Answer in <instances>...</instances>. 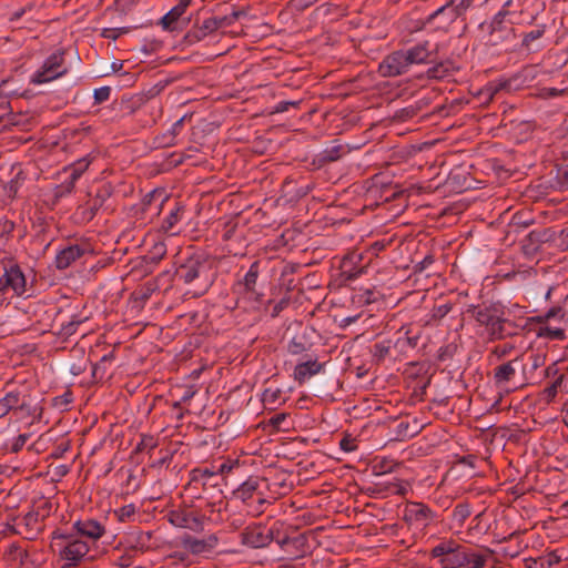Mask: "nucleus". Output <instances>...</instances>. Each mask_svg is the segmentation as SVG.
I'll return each instance as SVG.
<instances>
[{"label": "nucleus", "mask_w": 568, "mask_h": 568, "mask_svg": "<svg viewBox=\"0 0 568 568\" xmlns=\"http://www.w3.org/2000/svg\"><path fill=\"white\" fill-rule=\"evenodd\" d=\"M495 551L489 547H469L453 538H443L433 547L429 556L442 568H486Z\"/></svg>", "instance_id": "nucleus-1"}, {"label": "nucleus", "mask_w": 568, "mask_h": 568, "mask_svg": "<svg viewBox=\"0 0 568 568\" xmlns=\"http://www.w3.org/2000/svg\"><path fill=\"white\" fill-rule=\"evenodd\" d=\"M466 314L485 328L490 342L516 336L520 329L515 321L506 317L505 306L499 302L471 304L467 307Z\"/></svg>", "instance_id": "nucleus-2"}, {"label": "nucleus", "mask_w": 568, "mask_h": 568, "mask_svg": "<svg viewBox=\"0 0 568 568\" xmlns=\"http://www.w3.org/2000/svg\"><path fill=\"white\" fill-rule=\"evenodd\" d=\"M266 490H271L267 478L250 476L233 491V496L247 507H252L256 515H261L264 513L265 506L276 499V496L267 495Z\"/></svg>", "instance_id": "nucleus-3"}, {"label": "nucleus", "mask_w": 568, "mask_h": 568, "mask_svg": "<svg viewBox=\"0 0 568 568\" xmlns=\"http://www.w3.org/2000/svg\"><path fill=\"white\" fill-rule=\"evenodd\" d=\"M281 528L282 520L271 516L251 523L240 532L241 544L251 549L266 548L273 541L276 542Z\"/></svg>", "instance_id": "nucleus-4"}, {"label": "nucleus", "mask_w": 568, "mask_h": 568, "mask_svg": "<svg viewBox=\"0 0 568 568\" xmlns=\"http://www.w3.org/2000/svg\"><path fill=\"white\" fill-rule=\"evenodd\" d=\"M510 1H507L503 9L498 11L489 22L480 23V30L485 31V43L489 47H506L511 44L516 39L514 23L507 19L509 16Z\"/></svg>", "instance_id": "nucleus-5"}, {"label": "nucleus", "mask_w": 568, "mask_h": 568, "mask_svg": "<svg viewBox=\"0 0 568 568\" xmlns=\"http://www.w3.org/2000/svg\"><path fill=\"white\" fill-rule=\"evenodd\" d=\"M210 271L209 262L201 255H195L182 263L175 274L176 277L185 284L196 282V290L190 293L193 297H200L203 296L212 285Z\"/></svg>", "instance_id": "nucleus-6"}, {"label": "nucleus", "mask_w": 568, "mask_h": 568, "mask_svg": "<svg viewBox=\"0 0 568 568\" xmlns=\"http://www.w3.org/2000/svg\"><path fill=\"white\" fill-rule=\"evenodd\" d=\"M266 262L255 260L243 275L235 282L240 298L252 304L253 310H260L265 303V294L258 288V278L265 270Z\"/></svg>", "instance_id": "nucleus-7"}, {"label": "nucleus", "mask_w": 568, "mask_h": 568, "mask_svg": "<svg viewBox=\"0 0 568 568\" xmlns=\"http://www.w3.org/2000/svg\"><path fill=\"white\" fill-rule=\"evenodd\" d=\"M276 544L293 558L304 557L310 550L308 535L306 532H291L284 521H282Z\"/></svg>", "instance_id": "nucleus-8"}, {"label": "nucleus", "mask_w": 568, "mask_h": 568, "mask_svg": "<svg viewBox=\"0 0 568 568\" xmlns=\"http://www.w3.org/2000/svg\"><path fill=\"white\" fill-rule=\"evenodd\" d=\"M222 241L226 252L233 256H244L247 247L246 232L239 226V222L230 220L224 223Z\"/></svg>", "instance_id": "nucleus-9"}, {"label": "nucleus", "mask_w": 568, "mask_h": 568, "mask_svg": "<svg viewBox=\"0 0 568 568\" xmlns=\"http://www.w3.org/2000/svg\"><path fill=\"white\" fill-rule=\"evenodd\" d=\"M94 255L93 246L88 241H78L62 248L55 256V267L65 270L78 260L92 257Z\"/></svg>", "instance_id": "nucleus-10"}, {"label": "nucleus", "mask_w": 568, "mask_h": 568, "mask_svg": "<svg viewBox=\"0 0 568 568\" xmlns=\"http://www.w3.org/2000/svg\"><path fill=\"white\" fill-rule=\"evenodd\" d=\"M63 51H58L49 55L42 68L32 75L31 83L42 84L64 75L67 69L63 67Z\"/></svg>", "instance_id": "nucleus-11"}, {"label": "nucleus", "mask_w": 568, "mask_h": 568, "mask_svg": "<svg viewBox=\"0 0 568 568\" xmlns=\"http://www.w3.org/2000/svg\"><path fill=\"white\" fill-rule=\"evenodd\" d=\"M524 369L523 359L516 357L503 363L494 368V382L499 387H506L513 384L515 388L524 385L523 381H517L518 371Z\"/></svg>", "instance_id": "nucleus-12"}, {"label": "nucleus", "mask_w": 568, "mask_h": 568, "mask_svg": "<svg viewBox=\"0 0 568 568\" xmlns=\"http://www.w3.org/2000/svg\"><path fill=\"white\" fill-rule=\"evenodd\" d=\"M409 64L404 50L387 54L378 65V73L384 78H394L408 72Z\"/></svg>", "instance_id": "nucleus-13"}, {"label": "nucleus", "mask_w": 568, "mask_h": 568, "mask_svg": "<svg viewBox=\"0 0 568 568\" xmlns=\"http://www.w3.org/2000/svg\"><path fill=\"white\" fill-rule=\"evenodd\" d=\"M57 538L67 540L65 546L60 551V556L63 560L68 561V565L70 566L78 565V562L89 552V546L84 540L53 532V539Z\"/></svg>", "instance_id": "nucleus-14"}, {"label": "nucleus", "mask_w": 568, "mask_h": 568, "mask_svg": "<svg viewBox=\"0 0 568 568\" xmlns=\"http://www.w3.org/2000/svg\"><path fill=\"white\" fill-rule=\"evenodd\" d=\"M26 276L17 264L4 268V273L0 276V293L4 294L9 290L17 296L26 293Z\"/></svg>", "instance_id": "nucleus-15"}, {"label": "nucleus", "mask_w": 568, "mask_h": 568, "mask_svg": "<svg viewBox=\"0 0 568 568\" xmlns=\"http://www.w3.org/2000/svg\"><path fill=\"white\" fill-rule=\"evenodd\" d=\"M181 546L192 555H205L212 552L219 545L216 534H210L203 538H196L192 535L184 534L181 538Z\"/></svg>", "instance_id": "nucleus-16"}, {"label": "nucleus", "mask_w": 568, "mask_h": 568, "mask_svg": "<svg viewBox=\"0 0 568 568\" xmlns=\"http://www.w3.org/2000/svg\"><path fill=\"white\" fill-rule=\"evenodd\" d=\"M436 514L425 504L408 501L406 504L403 520L408 525H422L427 527L434 521Z\"/></svg>", "instance_id": "nucleus-17"}, {"label": "nucleus", "mask_w": 568, "mask_h": 568, "mask_svg": "<svg viewBox=\"0 0 568 568\" xmlns=\"http://www.w3.org/2000/svg\"><path fill=\"white\" fill-rule=\"evenodd\" d=\"M363 254L356 251L348 252L341 261V277L351 282L367 272V266L362 264Z\"/></svg>", "instance_id": "nucleus-18"}, {"label": "nucleus", "mask_w": 568, "mask_h": 568, "mask_svg": "<svg viewBox=\"0 0 568 568\" xmlns=\"http://www.w3.org/2000/svg\"><path fill=\"white\" fill-rule=\"evenodd\" d=\"M471 2L473 0H462L457 6H454L453 1H450L442 6L423 21L422 28L434 24L439 16H446L447 23L455 22L470 7Z\"/></svg>", "instance_id": "nucleus-19"}, {"label": "nucleus", "mask_w": 568, "mask_h": 568, "mask_svg": "<svg viewBox=\"0 0 568 568\" xmlns=\"http://www.w3.org/2000/svg\"><path fill=\"white\" fill-rule=\"evenodd\" d=\"M168 520L175 527L186 528L193 531L203 529V516L186 509L171 510L168 514Z\"/></svg>", "instance_id": "nucleus-20"}, {"label": "nucleus", "mask_w": 568, "mask_h": 568, "mask_svg": "<svg viewBox=\"0 0 568 568\" xmlns=\"http://www.w3.org/2000/svg\"><path fill=\"white\" fill-rule=\"evenodd\" d=\"M216 474L214 471L205 469H194L191 473V479L186 486V490L193 493L194 498H203L202 495L197 494L200 488L205 491L209 487L214 488L219 484L216 483Z\"/></svg>", "instance_id": "nucleus-21"}, {"label": "nucleus", "mask_w": 568, "mask_h": 568, "mask_svg": "<svg viewBox=\"0 0 568 568\" xmlns=\"http://www.w3.org/2000/svg\"><path fill=\"white\" fill-rule=\"evenodd\" d=\"M397 339L394 343V348L399 353H406L408 349L418 347L422 338V329L414 327L412 324L403 325L397 331Z\"/></svg>", "instance_id": "nucleus-22"}, {"label": "nucleus", "mask_w": 568, "mask_h": 568, "mask_svg": "<svg viewBox=\"0 0 568 568\" xmlns=\"http://www.w3.org/2000/svg\"><path fill=\"white\" fill-rule=\"evenodd\" d=\"M428 40L420 41L415 45L404 50L407 57L409 67L413 64H425L434 61V54L437 53V45L432 48Z\"/></svg>", "instance_id": "nucleus-23"}, {"label": "nucleus", "mask_w": 568, "mask_h": 568, "mask_svg": "<svg viewBox=\"0 0 568 568\" xmlns=\"http://www.w3.org/2000/svg\"><path fill=\"white\" fill-rule=\"evenodd\" d=\"M43 520L44 519L32 509L18 523V527H20L19 534L24 535V538L29 540H34L43 529Z\"/></svg>", "instance_id": "nucleus-24"}, {"label": "nucleus", "mask_w": 568, "mask_h": 568, "mask_svg": "<svg viewBox=\"0 0 568 568\" xmlns=\"http://www.w3.org/2000/svg\"><path fill=\"white\" fill-rule=\"evenodd\" d=\"M548 241V230H534L520 242L521 252L527 257H534L540 250L542 243Z\"/></svg>", "instance_id": "nucleus-25"}, {"label": "nucleus", "mask_w": 568, "mask_h": 568, "mask_svg": "<svg viewBox=\"0 0 568 568\" xmlns=\"http://www.w3.org/2000/svg\"><path fill=\"white\" fill-rule=\"evenodd\" d=\"M324 365L325 364L320 363L316 358H310L304 362L297 363L293 373L294 379L300 385H302L312 376L321 373L324 368Z\"/></svg>", "instance_id": "nucleus-26"}, {"label": "nucleus", "mask_w": 568, "mask_h": 568, "mask_svg": "<svg viewBox=\"0 0 568 568\" xmlns=\"http://www.w3.org/2000/svg\"><path fill=\"white\" fill-rule=\"evenodd\" d=\"M73 528L78 535L91 540L99 539L105 531L101 523L95 519L78 520L74 523Z\"/></svg>", "instance_id": "nucleus-27"}, {"label": "nucleus", "mask_w": 568, "mask_h": 568, "mask_svg": "<svg viewBox=\"0 0 568 568\" xmlns=\"http://www.w3.org/2000/svg\"><path fill=\"white\" fill-rule=\"evenodd\" d=\"M131 551L144 554L151 549H154L158 545L153 542L152 531H138L131 535Z\"/></svg>", "instance_id": "nucleus-28"}, {"label": "nucleus", "mask_w": 568, "mask_h": 568, "mask_svg": "<svg viewBox=\"0 0 568 568\" xmlns=\"http://www.w3.org/2000/svg\"><path fill=\"white\" fill-rule=\"evenodd\" d=\"M193 0H179L178 4L174 6L165 16L162 17L160 23L164 30H174V24L184 14L187 7Z\"/></svg>", "instance_id": "nucleus-29"}, {"label": "nucleus", "mask_w": 568, "mask_h": 568, "mask_svg": "<svg viewBox=\"0 0 568 568\" xmlns=\"http://www.w3.org/2000/svg\"><path fill=\"white\" fill-rule=\"evenodd\" d=\"M165 200H166V196L164 194V191L155 189V190H152L151 192L146 193L143 196V199L141 200L140 204L134 205L132 207V210L135 211V214H138V213L144 214L146 211H149V209L151 207V205L154 202H159V205L156 206V209H160L163 205V203L165 202Z\"/></svg>", "instance_id": "nucleus-30"}, {"label": "nucleus", "mask_w": 568, "mask_h": 568, "mask_svg": "<svg viewBox=\"0 0 568 568\" xmlns=\"http://www.w3.org/2000/svg\"><path fill=\"white\" fill-rule=\"evenodd\" d=\"M345 152V148L342 144L333 145L318 153L314 159V163L320 168L324 166L331 162L339 160Z\"/></svg>", "instance_id": "nucleus-31"}, {"label": "nucleus", "mask_w": 568, "mask_h": 568, "mask_svg": "<svg viewBox=\"0 0 568 568\" xmlns=\"http://www.w3.org/2000/svg\"><path fill=\"white\" fill-rule=\"evenodd\" d=\"M183 213H184V206L181 205L180 203H175L174 209L171 210L169 215L163 220L162 230L165 233L175 235L178 233L175 231V226L181 221Z\"/></svg>", "instance_id": "nucleus-32"}, {"label": "nucleus", "mask_w": 568, "mask_h": 568, "mask_svg": "<svg viewBox=\"0 0 568 568\" xmlns=\"http://www.w3.org/2000/svg\"><path fill=\"white\" fill-rule=\"evenodd\" d=\"M455 70H457V68L455 67L454 62L450 60H446L436 63L435 65L429 68L426 73L428 79L440 80L450 75Z\"/></svg>", "instance_id": "nucleus-33"}, {"label": "nucleus", "mask_w": 568, "mask_h": 568, "mask_svg": "<svg viewBox=\"0 0 568 568\" xmlns=\"http://www.w3.org/2000/svg\"><path fill=\"white\" fill-rule=\"evenodd\" d=\"M145 102V98L140 94H135L129 98L123 97L120 102V110L124 115H132L136 111L141 110Z\"/></svg>", "instance_id": "nucleus-34"}, {"label": "nucleus", "mask_w": 568, "mask_h": 568, "mask_svg": "<svg viewBox=\"0 0 568 568\" xmlns=\"http://www.w3.org/2000/svg\"><path fill=\"white\" fill-rule=\"evenodd\" d=\"M561 561V557L556 552H549L538 558H529L527 568H552Z\"/></svg>", "instance_id": "nucleus-35"}, {"label": "nucleus", "mask_w": 568, "mask_h": 568, "mask_svg": "<svg viewBox=\"0 0 568 568\" xmlns=\"http://www.w3.org/2000/svg\"><path fill=\"white\" fill-rule=\"evenodd\" d=\"M42 408L38 407L37 404L33 403L30 394L22 395V398L17 407L14 413H18L20 417L26 416H36L40 415Z\"/></svg>", "instance_id": "nucleus-36"}, {"label": "nucleus", "mask_w": 568, "mask_h": 568, "mask_svg": "<svg viewBox=\"0 0 568 568\" xmlns=\"http://www.w3.org/2000/svg\"><path fill=\"white\" fill-rule=\"evenodd\" d=\"M453 310V304L450 302L435 305L428 318L425 321V326H436L450 311Z\"/></svg>", "instance_id": "nucleus-37"}, {"label": "nucleus", "mask_w": 568, "mask_h": 568, "mask_svg": "<svg viewBox=\"0 0 568 568\" xmlns=\"http://www.w3.org/2000/svg\"><path fill=\"white\" fill-rule=\"evenodd\" d=\"M101 207L102 206L92 197L77 209V215L82 222H90Z\"/></svg>", "instance_id": "nucleus-38"}, {"label": "nucleus", "mask_w": 568, "mask_h": 568, "mask_svg": "<svg viewBox=\"0 0 568 568\" xmlns=\"http://www.w3.org/2000/svg\"><path fill=\"white\" fill-rule=\"evenodd\" d=\"M567 312L561 306H554L549 308L544 315L531 317L530 321L537 324H545L549 320H558L559 322H567Z\"/></svg>", "instance_id": "nucleus-39"}, {"label": "nucleus", "mask_w": 568, "mask_h": 568, "mask_svg": "<svg viewBox=\"0 0 568 568\" xmlns=\"http://www.w3.org/2000/svg\"><path fill=\"white\" fill-rule=\"evenodd\" d=\"M392 347H394V344L390 339L375 343L371 348L373 361L376 364L382 363L387 356H389Z\"/></svg>", "instance_id": "nucleus-40"}, {"label": "nucleus", "mask_w": 568, "mask_h": 568, "mask_svg": "<svg viewBox=\"0 0 568 568\" xmlns=\"http://www.w3.org/2000/svg\"><path fill=\"white\" fill-rule=\"evenodd\" d=\"M536 334L538 337L548 338L551 341H564L566 339V332L561 327H551L549 325L539 324L538 328L536 329Z\"/></svg>", "instance_id": "nucleus-41"}, {"label": "nucleus", "mask_w": 568, "mask_h": 568, "mask_svg": "<svg viewBox=\"0 0 568 568\" xmlns=\"http://www.w3.org/2000/svg\"><path fill=\"white\" fill-rule=\"evenodd\" d=\"M545 32H546V27L538 26L536 29L525 33L523 37V40H521V48L525 49L526 51H534L535 50L532 48L534 41L542 38Z\"/></svg>", "instance_id": "nucleus-42"}, {"label": "nucleus", "mask_w": 568, "mask_h": 568, "mask_svg": "<svg viewBox=\"0 0 568 568\" xmlns=\"http://www.w3.org/2000/svg\"><path fill=\"white\" fill-rule=\"evenodd\" d=\"M381 294L375 288L359 290L358 293L353 295V302L358 304H372L379 298Z\"/></svg>", "instance_id": "nucleus-43"}, {"label": "nucleus", "mask_w": 568, "mask_h": 568, "mask_svg": "<svg viewBox=\"0 0 568 568\" xmlns=\"http://www.w3.org/2000/svg\"><path fill=\"white\" fill-rule=\"evenodd\" d=\"M471 515L470 505L468 503H459L453 509V520L460 527L465 524L466 519Z\"/></svg>", "instance_id": "nucleus-44"}, {"label": "nucleus", "mask_w": 568, "mask_h": 568, "mask_svg": "<svg viewBox=\"0 0 568 568\" xmlns=\"http://www.w3.org/2000/svg\"><path fill=\"white\" fill-rule=\"evenodd\" d=\"M555 181L559 190L568 189V163L556 164Z\"/></svg>", "instance_id": "nucleus-45"}, {"label": "nucleus", "mask_w": 568, "mask_h": 568, "mask_svg": "<svg viewBox=\"0 0 568 568\" xmlns=\"http://www.w3.org/2000/svg\"><path fill=\"white\" fill-rule=\"evenodd\" d=\"M166 560L169 566H174L175 568H186L191 564L189 551H174L168 556Z\"/></svg>", "instance_id": "nucleus-46"}, {"label": "nucleus", "mask_w": 568, "mask_h": 568, "mask_svg": "<svg viewBox=\"0 0 568 568\" xmlns=\"http://www.w3.org/2000/svg\"><path fill=\"white\" fill-rule=\"evenodd\" d=\"M33 509L37 511L38 515H40V517L45 519L47 517L50 516L53 509V504L50 499L41 497L36 501Z\"/></svg>", "instance_id": "nucleus-47"}, {"label": "nucleus", "mask_w": 568, "mask_h": 568, "mask_svg": "<svg viewBox=\"0 0 568 568\" xmlns=\"http://www.w3.org/2000/svg\"><path fill=\"white\" fill-rule=\"evenodd\" d=\"M90 165V160L87 158L80 159L70 166V178L72 181H78L80 176L87 171Z\"/></svg>", "instance_id": "nucleus-48"}, {"label": "nucleus", "mask_w": 568, "mask_h": 568, "mask_svg": "<svg viewBox=\"0 0 568 568\" xmlns=\"http://www.w3.org/2000/svg\"><path fill=\"white\" fill-rule=\"evenodd\" d=\"M166 254V246L163 242L155 243L149 251L146 257L152 263H159Z\"/></svg>", "instance_id": "nucleus-49"}, {"label": "nucleus", "mask_w": 568, "mask_h": 568, "mask_svg": "<svg viewBox=\"0 0 568 568\" xmlns=\"http://www.w3.org/2000/svg\"><path fill=\"white\" fill-rule=\"evenodd\" d=\"M564 379H565V374H559L556 377V379L548 387H546L544 389L545 398L548 402H551L555 399V397L558 394V388L561 387Z\"/></svg>", "instance_id": "nucleus-50"}, {"label": "nucleus", "mask_w": 568, "mask_h": 568, "mask_svg": "<svg viewBox=\"0 0 568 568\" xmlns=\"http://www.w3.org/2000/svg\"><path fill=\"white\" fill-rule=\"evenodd\" d=\"M400 466V463H395L393 460L383 459L376 465H374V471L377 476L393 473L397 467Z\"/></svg>", "instance_id": "nucleus-51"}, {"label": "nucleus", "mask_w": 568, "mask_h": 568, "mask_svg": "<svg viewBox=\"0 0 568 568\" xmlns=\"http://www.w3.org/2000/svg\"><path fill=\"white\" fill-rule=\"evenodd\" d=\"M113 194V186L110 184V183H104L103 185H101L98 190H97V193L94 195V200L101 205L103 206L105 201L111 197V195Z\"/></svg>", "instance_id": "nucleus-52"}, {"label": "nucleus", "mask_w": 568, "mask_h": 568, "mask_svg": "<svg viewBox=\"0 0 568 568\" xmlns=\"http://www.w3.org/2000/svg\"><path fill=\"white\" fill-rule=\"evenodd\" d=\"M205 37H207V36L201 29V27L195 26L186 32L184 40L187 44H195V43L200 42L201 40H203Z\"/></svg>", "instance_id": "nucleus-53"}, {"label": "nucleus", "mask_w": 568, "mask_h": 568, "mask_svg": "<svg viewBox=\"0 0 568 568\" xmlns=\"http://www.w3.org/2000/svg\"><path fill=\"white\" fill-rule=\"evenodd\" d=\"M457 351V346L453 343L442 346L438 349L437 359L439 362H446L452 359Z\"/></svg>", "instance_id": "nucleus-54"}, {"label": "nucleus", "mask_w": 568, "mask_h": 568, "mask_svg": "<svg viewBox=\"0 0 568 568\" xmlns=\"http://www.w3.org/2000/svg\"><path fill=\"white\" fill-rule=\"evenodd\" d=\"M22 398L20 392H9L2 397L3 403L10 408L12 412L17 410V407Z\"/></svg>", "instance_id": "nucleus-55"}, {"label": "nucleus", "mask_w": 568, "mask_h": 568, "mask_svg": "<svg viewBox=\"0 0 568 568\" xmlns=\"http://www.w3.org/2000/svg\"><path fill=\"white\" fill-rule=\"evenodd\" d=\"M135 506L133 504H130L115 510V515L120 521L125 523L135 515Z\"/></svg>", "instance_id": "nucleus-56"}, {"label": "nucleus", "mask_w": 568, "mask_h": 568, "mask_svg": "<svg viewBox=\"0 0 568 568\" xmlns=\"http://www.w3.org/2000/svg\"><path fill=\"white\" fill-rule=\"evenodd\" d=\"M129 32V28L122 27V28H104L101 31V37L105 39L116 40L122 34H125Z\"/></svg>", "instance_id": "nucleus-57"}, {"label": "nucleus", "mask_w": 568, "mask_h": 568, "mask_svg": "<svg viewBox=\"0 0 568 568\" xmlns=\"http://www.w3.org/2000/svg\"><path fill=\"white\" fill-rule=\"evenodd\" d=\"M526 215H528V214L524 213V212L515 213L511 219V224L514 226H523V227L530 226L534 223V219L530 216H526Z\"/></svg>", "instance_id": "nucleus-58"}, {"label": "nucleus", "mask_w": 568, "mask_h": 568, "mask_svg": "<svg viewBox=\"0 0 568 568\" xmlns=\"http://www.w3.org/2000/svg\"><path fill=\"white\" fill-rule=\"evenodd\" d=\"M396 434H397V436H400L403 438H405V437L412 438L418 434V429L416 427H414L413 429H409V423L402 420L397 424Z\"/></svg>", "instance_id": "nucleus-59"}, {"label": "nucleus", "mask_w": 568, "mask_h": 568, "mask_svg": "<svg viewBox=\"0 0 568 568\" xmlns=\"http://www.w3.org/2000/svg\"><path fill=\"white\" fill-rule=\"evenodd\" d=\"M287 349H288V353H290V354H292V355H301V354H303L304 352H306V351H307V347H306L305 342H303L302 339H297L296 337H294V338L288 343Z\"/></svg>", "instance_id": "nucleus-60"}, {"label": "nucleus", "mask_w": 568, "mask_h": 568, "mask_svg": "<svg viewBox=\"0 0 568 568\" xmlns=\"http://www.w3.org/2000/svg\"><path fill=\"white\" fill-rule=\"evenodd\" d=\"M242 14H243L242 11L234 10L230 14H225L223 17H217L220 28H224V27H229V26L233 24Z\"/></svg>", "instance_id": "nucleus-61"}, {"label": "nucleus", "mask_w": 568, "mask_h": 568, "mask_svg": "<svg viewBox=\"0 0 568 568\" xmlns=\"http://www.w3.org/2000/svg\"><path fill=\"white\" fill-rule=\"evenodd\" d=\"M435 262L432 254L426 255L420 262L414 265V274H423Z\"/></svg>", "instance_id": "nucleus-62"}, {"label": "nucleus", "mask_w": 568, "mask_h": 568, "mask_svg": "<svg viewBox=\"0 0 568 568\" xmlns=\"http://www.w3.org/2000/svg\"><path fill=\"white\" fill-rule=\"evenodd\" d=\"M200 27L206 33V36L213 33L220 29L217 17L205 19Z\"/></svg>", "instance_id": "nucleus-63"}, {"label": "nucleus", "mask_w": 568, "mask_h": 568, "mask_svg": "<svg viewBox=\"0 0 568 568\" xmlns=\"http://www.w3.org/2000/svg\"><path fill=\"white\" fill-rule=\"evenodd\" d=\"M339 447L346 453L354 452L357 449L356 439L351 435H345L339 442Z\"/></svg>", "instance_id": "nucleus-64"}]
</instances>
